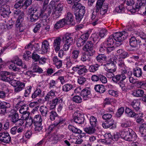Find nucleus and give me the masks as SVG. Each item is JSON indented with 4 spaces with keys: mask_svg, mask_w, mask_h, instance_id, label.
Returning a JSON list of instances; mask_svg holds the SVG:
<instances>
[{
    "mask_svg": "<svg viewBox=\"0 0 146 146\" xmlns=\"http://www.w3.org/2000/svg\"><path fill=\"white\" fill-rule=\"evenodd\" d=\"M15 107L17 109L19 108V113L22 114L27 112L29 109L28 106L24 103L23 101H20L15 105Z\"/></svg>",
    "mask_w": 146,
    "mask_h": 146,
    "instance_id": "nucleus-6",
    "label": "nucleus"
},
{
    "mask_svg": "<svg viewBox=\"0 0 146 146\" xmlns=\"http://www.w3.org/2000/svg\"><path fill=\"white\" fill-rule=\"evenodd\" d=\"M49 141H54V143H56L57 142L58 137L57 135H49Z\"/></svg>",
    "mask_w": 146,
    "mask_h": 146,
    "instance_id": "nucleus-54",
    "label": "nucleus"
},
{
    "mask_svg": "<svg viewBox=\"0 0 146 146\" xmlns=\"http://www.w3.org/2000/svg\"><path fill=\"white\" fill-rule=\"evenodd\" d=\"M104 68L109 73L107 74V76L110 78L109 76L110 74L113 75V73L116 70V66L113 59H110L106 62V64L104 65Z\"/></svg>",
    "mask_w": 146,
    "mask_h": 146,
    "instance_id": "nucleus-2",
    "label": "nucleus"
},
{
    "mask_svg": "<svg viewBox=\"0 0 146 146\" xmlns=\"http://www.w3.org/2000/svg\"><path fill=\"white\" fill-rule=\"evenodd\" d=\"M89 120L91 126H92L96 127L97 125L96 118L94 116H91L90 117Z\"/></svg>",
    "mask_w": 146,
    "mask_h": 146,
    "instance_id": "nucleus-42",
    "label": "nucleus"
},
{
    "mask_svg": "<svg viewBox=\"0 0 146 146\" xmlns=\"http://www.w3.org/2000/svg\"><path fill=\"white\" fill-rule=\"evenodd\" d=\"M100 66V65L96 64L90 66L89 70L90 72H94L98 70Z\"/></svg>",
    "mask_w": 146,
    "mask_h": 146,
    "instance_id": "nucleus-45",
    "label": "nucleus"
},
{
    "mask_svg": "<svg viewBox=\"0 0 146 146\" xmlns=\"http://www.w3.org/2000/svg\"><path fill=\"white\" fill-rule=\"evenodd\" d=\"M64 19L66 21V24L67 25H70L73 22L74 18L72 14L70 12H68L66 14V17Z\"/></svg>",
    "mask_w": 146,
    "mask_h": 146,
    "instance_id": "nucleus-25",
    "label": "nucleus"
},
{
    "mask_svg": "<svg viewBox=\"0 0 146 146\" xmlns=\"http://www.w3.org/2000/svg\"><path fill=\"white\" fill-rule=\"evenodd\" d=\"M133 96L136 97H142L144 95L143 90L141 89L134 90L132 93Z\"/></svg>",
    "mask_w": 146,
    "mask_h": 146,
    "instance_id": "nucleus-31",
    "label": "nucleus"
},
{
    "mask_svg": "<svg viewBox=\"0 0 146 146\" xmlns=\"http://www.w3.org/2000/svg\"><path fill=\"white\" fill-rule=\"evenodd\" d=\"M142 71L141 69L139 67H136L133 68L132 71L130 72L131 75L133 74L137 78L141 77L142 76Z\"/></svg>",
    "mask_w": 146,
    "mask_h": 146,
    "instance_id": "nucleus-14",
    "label": "nucleus"
},
{
    "mask_svg": "<svg viewBox=\"0 0 146 146\" xmlns=\"http://www.w3.org/2000/svg\"><path fill=\"white\" fill-rule=\"evenodd\" d=\"M81 115L80 113H79L75 118H74V120L76 123L80 124H82V117L80 116Z\"/></svg>",
    "mask_w": 146,
    "mask_h": 146,
    "instance_id": "nucleus-51",
    "label": "nucleus"
},
{
    "mask_svg": "<svg viewBox=\"0 0 146 146\" xmlns=\"http://www.w3.org/2000/svg\"><path fill=\"white\" fill-rule=\"evenodd\" d=\"M125 9L123 5H121L116 8L115 11L117 13H123L124 12Z\"/></svg>",
    "mask_w": 146,
    "mask_h": 146,
    "instance_id": "nucleus-50",
    "label": "nucleus"
},
{
    "mask_svg": "<svg viewBox=\"0 0 146 146\" xmlns=\"http://www.w3.org/2000/svg\"><path fill=\"white\" fill-rule=\"evenodd\" d=\"M61 41V38L59 37L56 38L54 40L53 46L56 52L60 50Z\"/></svg>",
    "mask_w": 146,
    "mask_h": 146,
    "instance_id": "nucleus-17",
    "label": "nucleus"
},
{
    "mask_svg": "<svg viewBox=\"0 0 146 146\" xmlns=\"http://www.w3.org/2000/svg\"><path fill=\"white\" fill-rule=\"evenodd\" d=\"M129 45L132 48L137 47L139 43L140 42L134 36L131 37L129 39Z\"/></svg>",
    "mask_w": 146,
    "mask_h": 146,
    "instance_id": "nucleus-19",
    "label": "nucleus"
},
{
    "mask_svg": "<svg viewBox=\"0 0 146 146\" xmlns=\"http://www.w3.org/2000/svg\"><path fill=\"white\" fill-rule=\"evenodd\" d=\"M64 19H62L57 21L54 25V29H58L67 25Z\"/></svg>",
    "mask_w": 146,
    "mask_h": 146,
    "instance_id": "nucleus-18",
    "label": "nucleus"
},
{
    "mask_svg": "<svg viewBox=\"0 0 146 146\" xmlns=\"http://www.w3.org/2000/svg\"><path fill=\"white\" fill-rule=\"evenodd\" d=\"M9 117L11 121L14 124L17 122V120L19 118V115L18 113H11L9 115Z\"/></svg>",
    "mask_w": 146,
    "mask_h": 146,
    "instance_id": "nucleus-24",
    "label": "nucleus"
},
{
    "mask_svg": "<svg viewBox=\"0 0 146 146\" xmlns=\"http://www.w3.org/2000/svg\"><path fill=\"white\" fill-rule=\"evenodd\" d=\"M68 128L69 130L75 133H80L82 132L81 130L76 128L75 127L71 125H68Z\"/></svg>",
    "mask_w": 146,
    "mask_h": 146,
    "instance_id": "nucleus-36",
    "label": "nucleus"
},
{
    "mask_svg": "<svg viewBox=\"0 0 146 146\" xmlns=\"http://www.w3.org/2000/svg\"><path fill=\"white\" fill-rule=\"evenodd\" d=\"M32 86H29L25 88L24 93V96L25 97H29L32 90Z\"/></svg>",
    "mask_w": 146,
    "mask_h": 146,
    "instance_id": "nucleus-46",
    "label": "nucleus"
},
{
    "mask_svg": "<svg viewBox=\"0 0 146 146\" xmlns=\"http://www.w3.org/2000/svg\"><path fill=\"white\" fill-rule=\"evenodd\" d=\"M64 5L62 2L57 1L56 7L54 8L62 12Z\"/></svg>",
    "mask_w": 146,
    "mask_h": 146,
    "instance_id": "nucleus-44",
    "label": "nucleus"
},
{
    "mask_svg": "<svg viewBox=\"0 0 146 146\" xmlns=\"http://www.w3.org/2000/svg\"><path fill=\"white\" fill-rule=\"evenodd\" d=\"M72 8L74 9V14L77 22H80L82 18V5L81 3L76 2L73 4Z\"/></svg>",
    "mask_w": 146,
    "mask_h": 146,
    "instance_id": "nucleus-3",
    "label": "nucleus"
},
{
    "mask_svg": "<svg viewBox=\"0 0 146 146\" xmlns=\"http://www.w3.org/2000/svg\"><path fill=\"white\" fill-rule=\"evenodd\" d=\"M14 8L16 9L21 8H23V9H25V7L23 5V4H22L18 1H17V2L15 4Z\"/></svg>",
    "mask_w": 146,
    "mask_h": 146,
    "instance_id": "nucleus-59",
    "label": "nucleus"
},
{
    "mask_svg": "<svg viewBox=\"0 0 146 146\" xmlns=\"http://www.w3.org/2000/svg\"><path fill=\"white\" fill-rule=\"evenodd\" d=\"M96 127L92 126L89 127L85 128L84 129V131L87 133L90 134L94 133L96 131Z\"/></svg>",
    "mask_w": 146,
    "mask_h": 146,
    "instance_id": "nucleus-41",
    "label": "nucleus"
},
{
    "mask_svg": "<svg viewBox=\"0 0 146 146\" xmlns=\"http://www.w3.org/2000/svg\"><path fill=\"white\" fill-rule=\"evenodd\" d=\"M140 102L138 100H134L131 103V105L136 111H138L140 109Z\"/></svg>",
    "mask_w": 146,
    "mask_h": 146,
    "instance_id": "nucleus-26",
    "label": "nucleus"
},
{
    "mask_svg": "<svg viewBox=\"0 0 146 146\" xmlns=\"http://www.w3.org/2000/svg\"><path fill=\"white\" fill-rule=\"evenodd\" d=\"M47 101L46 105L49 110H53L56 109L57 104L62 102V100L59 97H56L52 100H45Z\"/></svg>",
    "mask_w": 146,
    "mask_h": 146,
    "instance_id": "nucleus-5",
    "label": "nucleus"
},
{
    "mask_svg": "<svg viewBox=\"0 0 146 146\" xmlns=\"http://www.w3.org/2000/svg\"><path fill=\"white\" fill-rule=\"evenodd\" d=\"M79 53V52L78 50H73L72 53V58L74 59H77Z\"/></svg>",
    "mask_w": 146,
    "mask_h": 146,
    "instance_id": "nucleus-64",
    "label": "nucleus"
},
{
    "mask_svg": "<svg viewBox=\"0 0 146 146\" xmlns=\"http://www.w3.org/2000/svg\"><path fill=\"white\" fill-rule=\"evenodd\" d=\"M115 39L119 42H122L126 37L128 35L127 32L123 31L120 32H116L115 33Z\"/></svg>",
    "mask_w": 146,
    "mask_h": 146,
    "instance_id": "nucleus-8",
    "label": "nucleus"
},
{
    "mask_svg": "<svg viewBox=\"0 0 146 146\" xmlns=\"http://www.w3.org/2000/svg\"><path fill=\"white\" fill-rule=\"evenodd\" d=\"M72 100L74 102L77 103H81L82 101L81 98L78 96H74L72 98Z\"/></svg>",
    "mask_w": 146,
    "mask_h": 146,
    "instance_id": "nucleus-58",
    "label": "nucleus"
},
{
    "mask_svg": "<svg viewBox=\"0 0 146 146\" xmlns=\"http://www.w3.org/2000/svg\"><path fill=\"white\" fill-rule=\"evenodd\" d=\"M128 131L130 141H133L135 140L137 138V135L135 132L131 129L129 130Z\"/></svg>",
    "mask_w": 146,
    "mask_h": 146,
    "instance_id": "nucleus-30",
    "label": "nucleus"
},
{
    "mask_svg": "<svg viewBox=\"0 0 146 146\" xmlns=\"http://www.w3.org/2000/svg\"><path fill=\"white\" fill-rule=\"evenodd\" d=\"M15 83L16 84V85H14V86L15 87L14 91L15 93L19 92L25 88V83L24 82L18 80H15Z\"/></svg>",
    "mask_w": 146,
    "mask_h": 146,
    "instance_id": "nucleus-11",
    "label": "nucleus"
},
{
    "mask_svg": "<svg viewBox=\"0 0 146 146\" xmlns=\"http://www.w3.org/2000/svg\"><path fill=\"white\" fill-rule=\"evenodd\" d=\"M40 57V56L35 52L33 53L31 58L35 62L38 61Z\"/></svg>",
    "mask_w": 146,
    "mask_h": 146,
    "instance_id": "nucleus-56",
    "label": "nucleus"
},
{
    "mask_svg": "<svg viewBox=\"0 0 146 146\" xmlns=\"http://www.w3.org/2000/svg\"><path fill=\"white\" fill-rule=\"evenodd\" d=\"M32 0H25L23 3V5L25 7V9H27L29 6L31 5L32 3Z\"/></svg>",
    "mask_w": 146,
    "mask_h": 146,
    "instance_id": "nucleus-63",
    "label": "nucleus"
},
{
    "mask_svg": "<svg viewBox=\"0 0 146 146\" xmlns=\"http://www.w3.org/2000/svg\"><path fill=\"white\" fill-rule=\"evenodd\" d=\"M11 138L8 133L3 132L0 133V141L6 143L10 142Z\"/></svg>",
    "mask_w": 146,
    "mask_h": 146,
    "instance_id": "nucleus-12",
    "label": "nucleus"
},
{
    "mask_svg": "<svg viewBox=\"0 0 146 146\" xmlns=\"http://www.w3.org/2000/svg\"><path fill=\"white\" fill-rule=\"evenodd\" d=\"M105 1V0H98L95 6L96 13L98 12L100 10Z\"/></svg>",
    "mask_w": 146,
    "mask_h": 146,
    "instance_id": "nucleus-32",
    "label": "nucleus"
},
{
    "mask_svg": "<svg viewBox=\"0 0 146 146\" xmlns=\"http://www.w3.org/2000/svg\"><path fill=\"white\" fill-rule=\"evenodd\" d=\"M42 90L39 88H37L31 95V97L32 99H35L41 95Z\"/></svg>",
    "mask_w": 146,
    "mask_h": 146,
    "instance_id": "nucleus-33",
    "label": "nucleus"
},
{
    "mask_svg": "<svg viewBox=\"0 0 146 146\" xmlns=\"http://www.w3.org/2000/svg\"><path fill=\"white\" fill-rule=\"evenodd\" d=\"M54 123L55 125H56L58 127H60L62 124L65 123V119L60 117L58 118V121H55Z\"/></svg>",
    "mask_w": 146,
    "mask_h": 146,
    "instance_id": "nucleus-48",
    "label": "nucleus"
},
{
    "mask_svg": "<svg viewBox=\"0 0 146 146\" xmlns=\"http://www.w3.org/2000/svg\"><path fill=\"white\" fill-rule=\"evenodd\" d=\"M113 76V77L112 76V80L114 82L117 83L121 80L120 74Z\"/></svg>",
    "mask_w": 146,
    "mask_h": 146,
    "instance_id": "nucleus-57",
    "label": "nucleus"
},
{
    "mask_svg": "<svg viewBox=\"0 0 146 146\" xmlns=\"http://www.w3.org/2000/svg\"><path fill=\"white\" fill-rule=\"evenodd\" d=\"M115 36L114 33L113 35H111L108 38L107 40L104 42V44L107 46H113V45L114 42L113 39L116 41L118 42L116 39V40Z\"/></svg>",
    "mask_w": 146,
    "mask_h": 146,
    "instance_id": "nucleus-15",
    "label": "nucleus"
},
{
    "mask_svg": "<svg viewBox=\"0 0 146 146\" xmlns=\"http://www.w3.org/2000/svg\"><path fill=\"white\" fill-rule=\"evenodd\" d=\"M11 61L14 64H10L9 67L10 69L12 70L13 71L20 72L21 71V69L19 68L16 66L15 64L19 66H21L22 68H27L26 65L23 64L22 60L17 56H15Z\"/></svg>",
    "mask_w": 146,
    "mask_h": 146,
    "instance_id": "nucleus-1",
    "label": "nucleus"
},
{
    "mask_svg": "<svg viewBox=\"0 0 146 146\" xmlns=\"http://www.w3.org/2000/svg\"><path fill=\"white\" fill-rule=\"evenodd\" d=\"M72 70L76 72L79 75H81L82 74V66L80 65H77L76 66L72 68Z\"/></svg>",
    "mask_w": 146,
    "mask_h": 146,
    "instance_id": "nucleus-37",
    "label": "nucleus"
},
{
    "mask_svg": "<svg viewBox=\"0 0 146 146\" xmlns=\"http://www.w3.org/2000/svg\"><path fill=\"white\" fill-rule=\"evenodd\" d=\"M90 93V91L88 90V88H86L83 90V98L84 100H87L85 98H88V96Z\"/></svg>",
    "mask_w": 146,
    "mask_h": 146,
    "instance_id": "nucleus-43",
    "label": "nucleus"
},
{
    "mask_svg": "<svg viewBox=\"0 0 146 146\" xmlns=\"http://www.w3.org/2000/svg\"><path fill=\"white\" fill-rule=\"evenodd\" d=\"M99 80L101 82L104 84L106 83L107 82L106 78L104 75L101 74H99Z\"/></svg>",
    "mask_w": 146,
    "mask_h": 146,
    "instance_id": "nucleus-61",
    "label": "nucleus"
},
{
    "mask_svg": "<svg viewBox=\"0 0 146 146\" xmlns=\"http://www.w3.org/2000/svg\"><path fill=\"white\" fill-rule=\"evenodd\" d=\"M49 43L46 40H45L42 42V50L44 53L46 52L49 48Z\"/></svg>",
    "mask_w": 146,
    "mask_h": 146,
    "instance_id": "nucleus-27",
    "label": "nucleus"
},
{
    "mask_svg": "<svg viewBox=\"0 0 146 146\" xmlns=\"http://www.w3.org/2000/svg\"><path fill=\"white\" fill-rule=\"evenodd\" d=\"M51 110L49 113V117L51 120L53 121L55 120L56 117L58 116V115L55 111L53 110Z\"/></svg>",
    "mask_w": 146,
    "mask_h": 146,
    "instance_id": "nucleus-39",
    "label": "nucleus"
},
{
    "mask_svg": "<svg viewBox=\"0 0 146 146\" xmlns=\"http://www.w3.org/2000/svg\"><path fill=\"white\" fill-rule=\"evenodd\" d=\"M24 18V17H18L15 23L16 27L19 29L21 32H23L25 28L23 23Z\"/></svg>",
    "mask_w": 146,
    "mask_h": 146,
    "instance_id": "nucleus-13",
    "label": "nucleus"
},
{
    "mask_svg": "<svg viewBox=\"0 0 146 146\" xmlns=\"http://www.w3.org/2000/svg\"><path fill=\"white\" fill-rule=\"evenodd\" d=\"M38 9L37 7H32L29 9V12L31 14H35L40 12Z\"/></svg>",
    "mask_w": 146,
    "mask_h": 146,
    "instance_id": "nucleus-47",
    "label": "nucleus"
},
{
    "mask_svg": "<svg viewBox=\"0 0 146 146\" xmlns=\"http://www.w3.org/2000/svg\"><path fill=\"white\" fill-rule=\"evenodd\" d=\"M106 58L107 57L104 54H99L96 57L97 61L100 62L106 61Z\"/></svg>",
    "mask_w": 146,
    "mask_h": 146,
    "instance_id": "nucleus-35",
    "label": "nucleus"
},
{
    "mask_svg": "<svg viewBox=\"0 0 146 146\" xmlns=\"http://www.w3.org/2000/svg\"><path fill=\"white\" fill-rule=\"evenodd\" d=\"M74 37L73 34L66 33L64 36L65 42L72 44Z\"/></svg>",
    "mask_w": 146,
    "mask_h": 146,
    "instance_id": "nucleus-20",
    "label": "nucleus"
},
{
    "mask_svg": "<svg viewBox=\"0 0 146 146\" xmlns=\"http://www.w3.org/2000/svg\"><path fill=\"white\" fill-rule=\"evenodd\" d=\"M82 36V35L80 36H78V38L77 40L76 45L77 47H79L81 46L82 44V38L81 37Z\"/></svg>",
    "mask_w": 146,
    "mask_h": 146,
    "instance_id": "nucleus-62",
    "label": "nucleus"
},
{
    "mask_svg": "<svg viewBox=\"0 0 146 146\" xmlns=\"http://www.w3.org/2000/svg\"><path fill=\"white\" fill-rule=\"evenodd\" d=\"M73 88V86L72 84H66L62 86V90L63 91L67 92L69 91Z\"/></svg>",
    "mask_w": 146,
    "mask_h": 146,
    "instance_id": "nucleus-38",
    "label": "nucleus"
},
{
    "mask_svg": "<svg viewBox=\"0 0 146 146\" xmlns=\"http://www.w3.org/2000/svg\"><path fill=\"white\" fill-rule=\"evenodd\" d=\"M94 89L96 92L100 93H104L106 91L104 86L103 85L97 84L95 86Z\"/></svg>",
    "mask_w": 146,
    "mask_h": 146,
    "instance_id": "nucleus-28",
    "label": "nucleus"
},
{
    "mask_svg": "<svg viewBox=\"0 0 146 146\" xmlns=\"http://www.w3.org/2000/svg\"><path fill=\"white\" fill-rule=\"evenodd\" d=\"M36 63H33L32 64L31 67L33 72L38 73L39 74L42 73L43 70Z\"/></svg>",
    "mask_w": 146,
    "mask_h": 146,
    "instance_id": "nucleus-23",
    "label": "nucleus"
},
{
    "mask_svg": "<svg viewBox=\"0 0 146 146\" xmlns=\"http://www.w3.org/2000/svg\"><path fill=\"white\" fill-rule=\"evenodd\" d=\"M49 108L46 106H40L39 111L42 117H46L47 116L48 112L49 111Z\"/></svg>",
    "mask_w": 146,
    "mask_h": 146,
    "instance_id": "nucleus-22",
    "label": "nucleus"
},
{
    "mask_svg": "<svg viewBox=\"0 0 146 146\" xmlns=\"http://www.w3.org/2000/svg\"><path fill=\"white\" fill-rule=\"evenodd\" d=\"M33 120L34 124L42 123V116L40 114L36 115L34 117Z\"/></svg>",
    "mask_w": 146,
    "mask_h": 146,
    "instance_id": "nucleus-40",
    "label": "nucleus"
},
{
    "mask_svg": "<svg viewBox=\"0 0 146 146\" xmlns=\"http://www.w3.org/2000/svg\"><path fill=\"white\" fill-rule=\"evenodd\" d=\"M56 92L54 90H52L49 92L44 97L45 100H49L54 97L55 96Z\"/></svg>",
    "mask_w": 146,
    "mask_h": 146,
    "instance_id": "nucleus-29",
    "label": "nucleus"
},
{
    "mask_svg": "<svg viewBox=\"0 0 146 146\" xmlns=\"http://www.w3.org/2000/svg\"><path fill=\"white\" fill-rule=\"evenodd\" d=\"M124 111V107H121L119 108L116 113V116L118 117H120L123 113Z\"/></svg>",
    "mask_w": 146,
    "mask_h": 146,
    "instance_id": "nucleus-52",
    "label": "nucleus"
},
{
    "mask_svg": "<svg viewBox=\"0 0 146 146\" xmlns=\"http://www.w3.org/2000/svg\"><path fill=\"white\" fill-rule=\"evenodd\" d=\"M93 45L92 41H89L87 42L84 46L83 48V50L90 53V54H89V55L92 56L93 53H94L95 52V51L93 50Z\"/></svg>",
    "mask_w": 146,
    "mask_h": 146,
    "instance_id": "nucleus-9",
    "label": "nucleus"
},
{
    "mask_svg": "<svg viewBox=\"0 0 146 146\" xmlns=\"http://www.w3.org/2000/svg\"><path fill=\"white\" fill-rule=\"evenodd\" d=\"M48 2L46 3L44 2L43 5L42 9L40 10V12L35 14H31L30 16V19L31 22L35 21L38 20L40 17H41L43 15H44V18L46 19L47 18L46 15H44V12L46 11V5L48 3Z\"/></svg>",
    "mask_w": 146,
    "mask_h": 146,
    "instance_id": "nucleus-4",
    "label": "nucleus"
},
{
    "mask_svg": "<svg viewBox=\"0 0 146 146\" xmlns=\"http://www.w3.org/2000/svg\"><path fill=\"white\" fill-rule=\"evenodd\" d=\"M105 122V123L102 124V126L104 128H110V129H114L116 128V123L112 119L106 120Z\"/></svg>",
    "mask_w": 146,
    "mask_h": 146,
    "instance_id": "nucleus-10",
    "label": "nucleus"
},
{
    "mask_svg": "<svg viewBox=\"0 0 146 146\" xmlns=\"http://www.w3.org/2000/svg\"><path fill=\"white\" fill-rule=\"evenodd\" d=\"M117 83L119 85L123 90H125L126 88L125 83L124 82L121 80Z\"/></svg>",
    "mask_w": 146,
    "mask_h": 146,
    "instance_id": "nucleus-60",
    "label": "nucleus"
},
{
    "mask_svg": "<svg viewBox=\"0 0 146 146\" xmlns=\"http://www.w3.org/2000/svg\"><path fill=\"white\" fill-rule=\"evenodd\" d=\"M62 13V11L54 8L52 10V14L53 17L57 18L60 17Z\"/></svg>",
    "mask_w": 146,
    "mask_h": 146,
    "instance_id": "nucleus-34",
    "label": "nucleus"
},
{
    "mask_svg": "<svg viewBox=\"0 0 146 146\" xmlns=\"http://www.w3.org/2000/svg\"><path fill=\"white\" fill-rule=\"evenodd\" d=\"M35 128V130L36 131L39 132L42 129V123H34Z\"/></svg>",
    "mask_w": 146,
    "mask_h": 146,
    "instance_id": "nucleus-55",
    "label": "nucleus"
},
{
    "mask_svg": "<svg viewBox=\"0 0 146 146\" xmlns=\"http://www.w3.org/2000/svg\"><path fill=\"white\" fill-rule=\"evenodd\" d=\"M25 120L27 121L25 123L27 127H30L32 125L33 123H34L33 119L31 117Z\"/></svg>",
    "mask_w": 146,
    "mask_h": 146,
    "instance_id": "nucleus-53",
    "label": "nucleus"
},
{
    "mask_svg": "<svg viewBox=\"0 0 146 146\" xmlns=\"http://www.w3.org/2000/svg\"><path fill=\"white\" fill-rule=\"evenodd\" d=\"M11 107L10 103L3 102L0 106V113L4 114L7 113V110Z\"/></svg>",
    "mask_w": 146,
    "mask_h": 146,
    "instance_id": "nucleus-16",
    "label": "nucleus"
},
{
    "mask_svg": "<svg viewBox=\"0 0 146 146\" xmlns=\"http://www.w3.org/2000/svg\"><path fill=\"white\" fill-rule=\"evenodd\" d=\"M14 16L16 17L17 15L18 16V17H24V13L23 12H22L21 10H14L13 12Z\"/></svg>",
    "mask_w": 146,
    "mask_h": 146,
    "instance_id": "nucleus-49",
    "label": "nucleus"
},
{
    "mask_svg": "<svg viewBox=\"0 0 146 146\" xmlns=\"http://www.w3.org/2000/svg\"><path fill=\"white\" fill-rule=\"evenodd\" d=\"M13 79V76L11 73L5 71L1 72V79L2 80L10 82Z\"/></svg>",
    "mask_w": 146,
    "mask_h": 146,
    "instance_id": "nucleus-7",
    "label": "nucleus"
},
{
    "mask_svg": "<svg viewBox=\"0 0 146 146\" xmlns=\"http://www.w3.org/2000/svg\"><path fill=\"white\" fill-rule=\"evenodd\" d=\"M125 112L127 114V116L130 117H136L138 115L137 113H135L133 110L127 107H126L125 108Z\"/></svg>",
    "mask_w": 146,
    "mask_h": 146,
    "instance_id": "nucleus-21",
    "label": "nucleus"
}]
</instances>
